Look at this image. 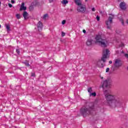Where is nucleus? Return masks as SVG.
Segmentation results:
<instances>
[{
  "mask_svg": "<svg viewBox=\"0 0 128 128\" xmlns=\"http://www.w3.org/2000/svg\"><path fill=\"white\" fill-rule=\"evenodd\" d=\"M108 106L111 108H120L122 104V98L120 96L112 94L110 90H104V92Z\"/></svg>",
  "mask_w": 128,
  "mask_h": 128,
  "instance_id": "nucleus-1",
  "label": "nucleus"
},
{
  "mask_svg": "<svg viewBox=\"0 0 128 128\" xmlns=\"http://www.w3.org/2000/svg\"><path fill=\"white\" fill-rule=\"evenodd\" d=\"M94 104L92 103H87L86 106H84L80 109V114L84 118L90 116L92 112L94 110Z\"/></svg>",
  "mask_w": 128,
  "mask_h": 128,
  "instance_id": "nucleus-2",
  "label": "nucleus"
},
{
  "mask_svg": "<svg viewBox=\"0 0 128 128\" xmlns=\"http://www.w3.org/2000/svg\"><path fill=\"white\" fill-rule=\"evenodd\" d=\"M108 54H110V50L108 49L103 50V54L101 60L97 62L96 64L98 68H104V64L102 62H106Z\"/></svg>",
  "mask_w": 128,
  "mask_h": 128,
  "instance_id": "nucleus-3",
  "label": "nucleus"
},
{
  "mask_svg": "<svg viewBox=\"0 0 128 128\" xmlns=\"http://www.w3.org/2000/svg\"><path fill=\"white\" fill-rule=\"evenodd\" d=\"M96 42H98L103 48H106L108 45V40L106 39L102 38V36L100 35H97L96 37Z\"/></svg>",
  "mask_w": 128,
  "mask_h": 128,
  "instance_id": "nucleus-4",
  "label": "nucleus"
},
{
  "mask_svg": "<svg viewBox=\"0 0 128 128\" xmlns=\"http://www.w3.org/2000/svg\"><path fill=\"white\" fill-rule=\"evenodd\" d=\"M110 86H112V80L107 79L102 82L100 88H103V92H104V90H106L105 88H110Z\"/></svg>",
  "mask_w": 128,
  "mask_h": 128,
  "instance_id": "nucleus-5",
  "label": "nucleus"
},
{
  "mask_svg": "<svg viewBox=\"0 0 128 128\" xmlns=\"http://www.w3.org/2000/svg\"><path fill=\"white\" fill-rule=\"evenodd\" d=\"M114 18V16L110 14L108 20L106 22V26L108 30H112V20Z\"/></svg>",
  "mask_w": 128,
  "mask_h": 128,
  "instance_id": "nucleus-6",
  "label": "nucleus"
},
{
  "mask_svg": "<svg viewBox=\"0 0 128 128\" xmlns=\"http://www.w3.org/2000/svg\"><path fill=\"white\" fill-rule=\"evenodd\" d=\"M122 60L120 59H116L114 64V68L113 70H116V68H118L122 66Z\"/></svg>",
  "mask_w": 128,
  "mask_h": 128,
  "instance_id": "nucleus-7",
  "label": "nucleus"
},
{
  "mask_svg": "<svg viewBox=\"0 0 128 128\" xmlns=\"http://www.w3.org/2000/svg\"><path fill=\"white\" fill-rule=\"evenodd\" d=\"M86 6H84L82 5H80L77 8V11L78 12H82V14H84L86 12Z\"/></svg>",
  "mask_w": 128,
  "mask_h": 128,
  "instance_id": "nucleus-8",
  "label": "nucleus"
},
{
  "mask_svg": "<svg viewBox=\"0 0 128 128\" xmlns=\"http://www.w3.org/2000/svg\"><path fill=\"white\" fill-rule=\"evenodd\" d=\"M43 26H44L42 25V22L40 21L37 24V28L39 32H40L42 30Z\"/></svg>",
  "mask_w": 128,
  "mask_h": 128,
  "instance_id": "nucleus-9",
  "label": "nucleus"
},
{
  "mask_svg": "<svg viewBox=\"0 0 128 128\" xmlns=\"http://www.w3.org/2000/svg\"><path fill=\"white\" fill-rule=\"evenodd\" d=\"M120 8H121V10H124L126 8V3H124V2H122L120 3Z\"/></svg>",
  "mask_w": 128,
  "mask_h": 128,
  "instance_id": "nucleus-10",
  "label": "nucleus"
},
{
  "mask_svg": "<svg viewBox=\"0 0 128 128\" xmlns=\"http://www.w3.org/2000/svg\"><path fill=\"white\" fill-rule=\"evenodd\" d=\"M23 16L24 18V20H28V12H26V11H24L23 12Z\"/></svg>",
  "mask_w": 128,
  "mask_h": 128,
  "instance_id": "nucleus-11",
  "label": "nucleus"
},
{
  "mask_svg": "<svg viewBox=\"0 0 128 128\" xmlns=\"http://www.w3.org/2000/svg\"><path fill=\"white\" fill-rule=\"evenodd\" d=\"M74 2L78 6L82 5V0H74Z\"/></svg>",
  "mask_w": 128,
  "mask_h": 128,
  "instance_id": "nucleus-12",
  "label": "nucleus"
},
{
  "mask_svg": "<svg viewBox=\"0 0 128 128\" xmlns=\"http://www.w3.org/2000/svg\"><path fill=\"white\" fill-rule=\"evenodd\" d=\"M92 40L88 39L86 42V46H92Z\"/></svg>",
  "mask_w": 128,
  "mask_h": 128,
  "instance_id": "nucleus-13",
  "label": "nucleus"
},
{
  "mask_svg": "<svg viewBox=\"0 0 128 128\" xmlns=\"http://www.w3.org/2000/svg\"><path fill=\"white\" fill-rule=\"evenodd\" d=\"M61 2L62 4H68V1L67 0H62Z\"/></svg>",
  "mask_w": 128,
  "mask_h": 128,
  "instance_id": "nucleus-14",
  "label": "nucleus"
},
{
  "mask_svg": "<svg viewBox=\"0 0 128 128\" xmlns=\"http://www.w3.org/2000/svg\"><path fill=\"white\" fill-rule=\"evenodd\" d=\"M6 28L7 30V32H10V25L6 24Z\"/></svg>",
  "mask_w": 128,
  "mask_h": 128,
  "instance_id": "nucleus-15",
  "label": "nucleus"
},
{
  "mask_svg": "<svg viewBox=\"0 0 128 128\" xmlns=\"http://www.w3.org/2000/svg\"><path fill=\"white\" fill-rule=\"evenodd\" d=\"M48 16V14H45L43 16V20H46V18Z\"/></svg>",
  "mask_w": 128,
  "mask_h": 128,
  "instance_id": "nucleus-16",
  "label": "nucleus"
},
{
  "mask_svg": "<svg viewBox=\"0 0 128 128\" xmlns=\"http://www.w3.org/2000/svg\"><path fill=\"white\" fill-rule=\"evenodd\" d=\"M24 6V2L22 4L20 8V10H22V8Z\"/></svg>",
  "mask_w": 128,
  "mask_h": 128,
  "instance_id": "nucleus-17",
  "label": "nucleus"
},
{
  "mask_svg": "<svg viewBox=\"0 0 128 128\" xmlns=\"http://www.w3.org/2000/svg\"><path fill=\"white\" fill-rule=\"evenodd\" d=\"M16 18L20 20V14H16Z\"/></svg>",
  "mask_w": 128,
  "mask_h": 128,
  "instance_id": "nucleus-18",
  "label": "nucleus"
},
{
  "mask_svg": "<svg viewBox=\"0 0 128 128\" xmlns=\"http://www.w3.org/2000/svg\"><path fill=\"white\" fill-rule=\"evenodd\" d=\"M29 10H34V6H30V7H29Z\"/></svg>",
  "mask_w": 128,
  "mask_h": 128,
  "instance_id": "nucleus-19",
  "label": "nucleus"
},
{
  "mask_svg": "<svg viewBox=\"0 0 128 128\" xmlns=\"http://www.w3.org/2000/svg\"><path fill=\"white\" fill-rule=\"evenodd\" d=\"M88 92H92V88H88Z\"/></svg>",
  "mask_w": 128,
  "mask_h": 128,
  "instance_id": "nucleus-20",
  "label": "nucleus"
},
{
  "mask_svg": "<svg viewBox=\"0 0 128 128\" xmlns=\"http://www.w3.org/2000/svg\"><path fill=\"white\" fill-rule=\"evenodd\" d=\"M92 96H96V92L92 93Z\"/></svg>",
  "mask_w": 128,
  "mask_h": 128,
  "instance_id": "nucleus-21",
  "label": "nucleus"
},
{
  "mask_svg": "<svg viewBox=\"0 0 128 128\" xmlns=\"http://www.w3.org/2000/svg\"><path fill=\"white\" fill-rule=\"evenodd\" d=\"M120 22H121L122 24H124V19L120 18Z\"/></svg>",
  "mask_w": 128,
  "mask_h": 128,
  "instance_id": "nucleus-22",
  "label": "nucleus"
},
{
  "mask_svg": "<svg viewBox=\"0 0 128 128\" xmlns=\"http://www.w3.org/2000/svg\"><path fill=\"white\" fill-rule=\"evenodd\" d=\"M16 52H17V54H20V50L16 49Z\"/></svg>",
  "mask_w": 128,
  "mask_h": 128,
  "instance_id": "nucleus-23",
  "label": "nucleus"
},
{
  "mask_svg": "<svg viewBox=\"0 0 128 128\" xmlns=\"http://www.w3.org/2000/svg\"><path fill=\"white\" fill-rule=\"evenodd\" d=\"M66 20H63L62 22V24H66Z\"/></svg>",
  "mask_w": 128,
  "mask_h": 128,
  "instance_id": "nucleus-24",
  "label": "nucleus"
},
{
  "mask_svg": "<svg viewBox=\"0 0 128 128\" xmlns=\"http://www.w3.org/2000/svg\"><path fill=\"white\" fill-rule=\"evenodd\" d=\"M66 36V33L62 32V36Z\"/></svg>",
  "mask_w": 128,
  "mask_h": 128,
  "instance_id": "nucleus-25",
  "label": "nucleus"
},
{
  "mask_svg": "<svg viewBox=\"0 0 128 128\" xmlns=\"http://www.w3.org/2000/svg\"><path fill=\"white\" fill-rule=\"evenodd\" d=\"M25 64L26 66H30V64L28 62L25 63Z\"/></svg>",
  "mask_w": 128,
  "mask_h": 128,
  "instance_id": "nucleus-26",
  "label": "nucleus"
},
{
  "mask_svg": "<svg viewBox=\"0 0 128 128\" xmlns=\"http://www.w3.org/2000/svg\"><path fill=\"white\" fill-rule=\"evenodd\" d=\"M26 10V6H24L23 8H22V10Z\"/></svg>",
  "mask_w": 128,
  "mask_h": 128,
  "instance_id": "nucleus-27",
  "label": "nucleus"
},
{
  "mask_svg": "<svg viewBox=\"0 0 128 128\" xmlns=\"http://www.w3.org/2000/svg\"><path fill=\"white\" fill-rule=\"evenodd\" d=\"M8 6L9 8H12V4H8Z\"/></svg>",
  "mask_w": 128,
  "mask_h": 128,
  "instance_id": "nucleus-28",
  "label": "nucleus"
},
{
  "mask_svg": "<svg viewBox=\"0 0 128 128\" xmlns=\"http://www.w3.org/2000/svg\"><path fill=\"white\" fill-rule=\"evenodd\" d=\"M110 72V68H108L106 69V72Z\"/></svg>",
  "mask_w": 128,
  "mask_h": 128,
  "instance_id": "nucleus-29",
  "label": "nucleus"
},
{
  "mask_svg": "<svg viewBox=\"0 0 128 128\" xmlns=\"http://www.w3.org/2000/svg\"><path fill=\"white\" fill-rule=\"evenodd\" d=\"M96 20H97L98 22V20H100V16H97L96 17Z\"/></svg>",
  "mask_w": 128,
  "mask_h": 128,
  "instance_id": "nucleus-30",
  "label": "nucleus"
},
{
  "mask_svg": "<svg viewBox=\"0 0 128 128\" xmlns=\"http://www.w3.org/2000/svg\"><path fill=\"white\" fill-rule=\"evenodd\" d=\"M32 76H35L36 74L34 73H32Z\"/></svg>",
  "mask_w": 128,
  "mask_h": 128,
  "instance_id": "nucleus-31",
  "label": "nucleus"
},
{
  "mask_svg": "<svg viewBox=\"0 0 128 128\" xmlns=\"http://www.w3.org/2000/svg\"><path fill=\"white\" fill-rule=\"evenodd\" d=\"M49 0V2L50 4H51V2H54V0Z\"/></svg>",
  "mask_w": 128,
  "mask_h": 128,
  "instance_id": "nucleus-32",
  "label": "nucleus"
},
{
  "mask_svg": "<svg viewBox=\"0 0 128 128\" xmlns=\"http://www.w3.org/2000/svg\"><path fill=\"white\" fill-rule=\"evenodd\" d=\"M92 12H96V8H92Z\"/></svg>",
  "mask_w": 128,
  "mask_h": 128,
  "instance_id": "nucleus-33",
  "label": "nucleus"
},
{
  "mask_svg": "<svg viewBox=\"0 0 128 128\" xmlns=\"http://www.w3.org/2000/svg\"><path fill=\"white\" fill-rule=\"evenodd\" d=\"M11 2H12V4H14V0H12Z\"/></svg>",
  "mask_w": 128,
  "mask_h": 128,
  "instance_id": "nucleus-34",
  "label": "nucleus"
},
{
  "mask_svg": "<svg viewBox=\"0 0 128 128\" xmlns=\"http://www.w3.org/2000/svg\"><path fill=\"white\" fill-rule=\"evenodd\" d=\"M109 64H112V60H110L109 61Z\"/></svg>",
  "mask_w": 128,
  "mask_h": 128,
  "instance_id": "nucleus-35",
  "label": "nucleus"
},
{
  "mask_svg": "<svg viewBox=\"0 0 128 128\" xmlns=\"http://www.w3.org/2000/svg\"><path fill=\"white\" fill-rule=\"evenodd\" d=\"M126 58H128V54H125Z\"/></svg>",
  "mask_w": 128,
  "mask_h": 128,
  "instance_id": "nucleus-36",
  "label": "nucleus"
},
{
  "mask_svg": "<svg viewBox=\"0 0 128 128\" xmlns=\"http://www.w3.org/2000/svg\"><path fill=\"white\" fill-rule=\"evenodd\" d=\"M83 32H84V34H86V31L85 30H83Z\"/></svg>",
  "mask_w": 128,
  "mask_h": 128,
  "instance_id": "nucleus-37",
  "label": "nucleus"
},
{
  "mask_svg": "<svg viewBox=\"0 0 128 128\" xmlns=\"http://www.w3.org/2000/svg\"><path fill=\"white\" fill-rule=\"evenodd\" d=\"M126 22L128 24V19L126 20Z\"/></svg>",
  "mask_w": 128,
  "mask_h": 128,
  "instance_id": "nucleus-38",
  "label": "nucleus"
},
{
  "mask_svg": "<svg viewBox=\"0 0 128 128\" xmlns=\"http://www.w3.org/2000/svg\"><path fill=\"white\" fill-rule=\"evenodd\" d=\"M100 78H101L102 80H103L104 77H100Z\"/></svg>",
  "mask_w": 128,
  "mask_h": 128,
  "instance_id": "nucleus-39",
  "label": "nucleus"
},
{
  "mask_svg": "<svg viewBox=\"0 0 128 128\" xmlns=\"http://www.w3.org/2000/svg\"><path fill=\"white\" fill-rule=\"evenodd\" d=\"M88 0H85V2H88Z\"/></svg>",
  "mask_w": 128,
  "mask_h": 128,
  "instance_id": "nucleus-40",
  "label": "nucleus"
},
{
  "mask_svg": "<svg viewBox=\"0 0 128 128\" xmlns=\"http://www.w3.org/2000/svg\"><path fill=\"white\" fill-rule=\"evenodd\" d=\"M0 28H2V25L0 24Z\"/></svg>",
  "mask_w": 128,
  "mask_h": 128,
  "instance_id": "nucleus-41",
  "label": "nucleus"
},
{
  "mask_svg": "<svg viewBox=\"0 0 128 128\" xmlns=\"http://www.w3.org/2000/svg\"><path fill=\"white\" fill-rule=\"evenodd\" d=\"M0 4H1V2H0Z\"/></svg>",
  "mask_w": 128,
  "mask_h": 128,
  "instance_id": "nucleus-42",
  "label": "nucleus"
}]
</instances>
